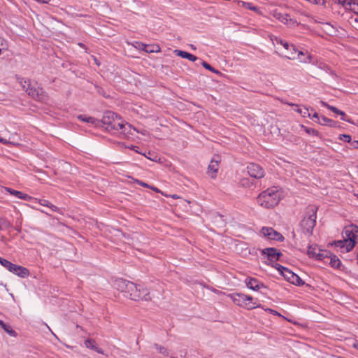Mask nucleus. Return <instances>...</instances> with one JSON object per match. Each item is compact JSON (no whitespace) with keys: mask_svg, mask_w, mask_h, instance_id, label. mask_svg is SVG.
<instances>
[{"mask_svg":"<svg viewBox=\"0 0 358 358\" xmlns=\"http://www.w3.org/2000/svg\"><path fill=\"white\" fill-rule=\"evenodd\" d=\"M9 271L21 278H26L29 275V271L27 268L14 264H12Z\"/></svg>","mask_w":358,"mask_h":358,"instance_id":"a211bd4d","label":"nucleus"},{"mask_svg":"<svg viewBox=\"0 0 358 358\" xmlns=\"http://www.w3.org/2000/svg\"><path fill=\"white\" fill-rule=\"evenodd\" d=\"M281 194L277 187H271L262 192L257 198L259 206L271 208L277 206L280 200Z\"/></svg>","mask_w":358,"mask_h":358,"instance_id":"f03ea898","label":"nucleus"},{"mask_svg":"<svg viewBox=\"0 0 358 358\" xmlns=\"http://www.w3.org/2000/svg\"><path fill=\"white\" fill-rule=\"evenodd\" d=\"M128 285L129 287L125 295L126 297L134 301H138L140 299L148 301L151 299L150 292L146 287L140 285H138L132 282H130Z\"/></svg>","mask_w":358,"mask_h":358,"instance_id":"7ed1b4c3","label":"nucleus"},{"mask_svg":"<svg viewBox=\"0 0 358 358\" xmlns=\"http://www.w3.org/2000/svg\"><path fill=\"white\" fill-rule=\"evenodd\" d=\"M271 40L274 45H280L284 48L285 52H282L284 57L286 53L293 51V48L292 47V45H289L287 41H283L280 38L271 36Z\"/></svg>","mask_w":358,"mask_h":358,"instance_id":"2eb2a0df","label":"nucleus"},{"mask_svg":"<svg viewBox=\"0 0 358 358\" xmlns=\"http://www.w3.org/2000/svg\"><path fill=\"white\" fill-rule=\"evenodd\" d=\"M202 66H203L205 69H208V70L210 71L211 72H213V73H217V74H219V73H220V71H219L215 70V69L214 68H213V67H212L209 64H208V63H207V62H202Z\"/></svg>","mask_w":358,"mask_h":358,"instance_id":"e433bc0d","label":"nucleus"},{"mask_svg":"<svg viewBox=\"0 0 358 358\" xmlns=\"http://www.w3.org/2000/svg\"><path fill=\"white\" fill-rule=\"evenodd\" d=\"M220 158L217 156L212 159L210 161L207 171V174L211 178H215L220 167Z\"/></svg>","mask_w":358,"mask_h":358,"instance_id":"ddd939ff","label":"nucleus"},{"mask_svg":"<svg viewBox=\"0 0 358 358\" xmlns=\"http://www.w3.org/2000/svg\"><path fill=\"white\" fill-rule=\"evenodd\" d=\"M230 298L237 306L248 310L260 307V305L257 304L254 301L253 298L249 295L242 293H234L230 294Z\"/></svg>","mask_w":358,"mask_h":358,"instance_id":"20e7f679","label":"nucleus"},{"mask_svg":"<svg viewBox=\"0 0 358 358\" xmlns=\"http://www.w3.org/2000/svg\"><path fill=\"white\" fill-rule=\"evenodd\" d=\"M0 326L3 329L11 336H16V332L8 324H5L3 321Z\"/></svg>","mask_w":358,"mask_h":358,"instance_id":"c85d7f7f","label":"nucleus"},{"mask_svg":"<svg viewBox=\"0 0 358 358\" xmlns=\"http://www.w3.org/2000/svg\"><path fill=\"white\" fill-rule=\"evenodd\" d=\"M172 198L176 199V198H178V196L176 195H173Z\"/></svg>","mask_w":358,"mask_h":358,"instance_id":"6e6d98bb","label":"nucleus"},{"mask_svg":"<svg viewBox=\"0 0 358 358\" xmlns=\"http://www.w3.org/2000/svg\"><path fill=\"white\" fill-rule=\"evenodd\" d=\"M0 264L3 266L5 267L6 268H7L8 271L9 269L10 268L13 263H11L10 262L8 261L7 259H3L1 257H0Z\"/></svg>","mask_w":358,"mask_h":358,"instance_id":"f704fd0d","label":"nucleus"},{"mask_svg":"<svg viewBox=\"0 0 358 358\" xmlns=\"http://www.w3.org/2000/svg\"><path fill=\"white\" fill-rule=\"evenodd\" d=\"M174 52L177 56L181 57L182 58L187 59L192 62H194L197 59V57L196 56L182 50H176Z\"/></svg>","mask_w":358,"mask_h":358,"instance_id":"393cba45","label":"nucleus"},{"mask_svg":"<svg viewBox=\"0 0 358 358\" xmlns=\"http://www.w3.org/2000/svg\"><path fill=\"white\" fill-rule=\"evenodd\" d=\"M129 282L130 281L127 280L125 279L117 278L113 282V286L115 289L122 292L124 294V296H125L129 287L128 284H129Z\"/></svg>","mask_w":358,"mask_h":358,"instance_id":"f3484780","label":"nucleus"},{"mask_svg":"<svg viewBox=\"0 0 358 358\" xmlns=\"http://www.w3.org/2000/svg\"><path fill=\"white\" fill-rule=\"evenodd\" d=\"M265 311H266L269 313H271L273 315L280 316V314L279 313H278L276 310L271 309V308H266Z\"/></svg>","mask_w":358,"mask_h":358,"instance_id":"79ce46f5","label":"nucleus"},{"mask_svg":"<svg viewBox=\"0 0 358 358\" xmlns=\"http://www.w3.org/2000/svg\"><path fill=\"white\" fill-rule=\"evenodd\" d=\"M308 2L316 5H324V0H308Z\"/></svg>","mask_w":358,"mask_h":358,"instance_id":"a19ab883","label":"nucleus"},{"mask_svg":"<svg viewBox=\"0 0 358 358\" xmlns=\"http://www.w3.org/2000/svg\"><path fill=\"white\" fill-rule=\"evenodd\" d=\"M36 1L42 3H48L50 0H36Z\"/></svg>","mask_w":358,"mask_h":358,"instance_id":"49530a36","label":"nucleus"},{"mask_svg":"<svg viewBox=\"0 0 358 358\" xmlns=\"http://www.w3.org/2000/svg\"><path fill=\"white\" fill-rule=\"evenodd\" d=\"M319 248L317 245H310L308 249V255L310 257H316L317 253L318 252Z\"/></svg>","mask_w":358,"mask_h":358,"instance_id":"2f4dec72","label":"nucleus"},{"mask_svg":"<svg viewBox=\"0 0 358 358\" xmlns=\"http://www.w3.org/2000/svg\"><path fill=\"white\" fill-rule=\"evenodd\" d=\"M103 122L106 125V129L120 130L127 138L134 136L135 133H138L136 128L128 123L124 124L120 117L111 112L107 113V115L103 117Z\"/></svg>","mask_w":358,"mask_h":358,"instance_id":"f257e3e1","label":"nucleus"},{"mask_svg":"<svg viewBox=\"0 0 358 358\" xmlns=\"http://www.w3.org/2000/svg\"><path fill=\"white\" fill-rule=\"evenodd\" d=\"M18 83L22 86V89L26 91V89L30 85V81L23 78H17Z\"/></svg>","mask_w":358,"mask_h":358,"instance_id":"72a5a7b5","label":"nucleus"},{"mask_svg":"<svg viewBox=\"0 0 358 358\" xmlns=\"http://www.w3.org/2000/svg\"><path fill=\"white\" fill-rule=\"evenodd\" d=\"M350 243V241H346L345 239L341 241H338L335 242V245L337 248H339L341 250L342 252H348L352 249L348 248V245Z\"/></svg>","mask_w":358,"mask_h":358,"instance_id":"b1692460","label":"nucleus"},{"mask_svg":"<svg viewBox=\"0 0 358 358\" xmlns=\"http://www.w3.org/2000/svg\"><path fill=\"white\" fill-rule=\"evenodd\" d=\"M351 146L353 148L358 149V141L351 142Z\"/></svg>","mask_w":358,"mask_h":358,"instance_id":"c03bdc74","label":"nucleus"},{"mask_svg":"<svg viewBox=\"0 0 358 358\" xmlns=\"http://www.w3.org/2000/svg\"><path fill=\"white\" fill-rule=\"evenodd\" d=\"M39 203L41 205V206H47L53 212H57V211H59V208L52 204L48 200H45V199H43V200H39L38 201Z\"/></svg>","mask_w":358,"mask_h":358,"instance_id":"cd10ccee","label":"nucleus"},{"mask_svg":"<svg viewBox=\"0 0 358 358\" xmlns=\"http://www.w3.org/2000/svg\"><path fill=\"white\" fill-rule=\"evenodd\" d=\"M7 192H8L10 194L19 198V199H23V200H25V201H31L33 199V198L27 194H24V193H22V192H20V191H17V190H15V189H12L10 188H6V189Z\"/></svg>","mask_w":358,"mask_h":358,"instance_id":"4be33fe9","label":"nucleus"},{"mask_svg":"<svg viewBox=\"0 0 358 358\" xmlns=\"http://www.w3.org/2000/svg\"><path fill=\"white\" fill-rule=\"evenodd\" d=\"M273 266L275 267L278 271V272L284 277V278L290 283H292L296 285H301L303 284L302 280L296 274L293 273L287 268H285L278 264H275L274 265H273Z\"/></svg>","mask_w":358,"mask_h":358,"instance_id":"423d86ee","label":"nucleus"},{"mask_svg":"<svg viewBox=\"0 0 358 358\" xmlns=\"http://www.w3.org/2000/svg\"><path fill=\"white\" fill-rule=\"evenodd\" d=\"M146 52H160V48L157 45H147L145 51Z\"/></svg>","mask_w":358,"mask_h":358,"instance_id":"473e14b6","label":"nucleus"},{"mask_svg":"<svg viewBox=\"0 0 358 358\" xmlns=\"http://www.w3.org/2000/svg\"><path fill=\"white\" fill-rule=\"evenodd\" d=\"M191 48H192L193 50H195V49H196V48H195L193 45H191Z\"/></svg>","mask_w":358,"mask_h":358,"instance_id":"5fc2aeb1","label":"nucleus"},{"mask_svg":"<svg viewBox=\"0 0 358 358\" xmlns=\"http://www.w3.org/2000/svg\"><path fill=\"white\" fill-rule=\"evenodd\" d=\"M338 139L351 143V136L348 134H341L338 136Z\"/></svg>","mask_w":358,"mask_h":358,"instance_id":"4c0bfd02","label":"nucleus"},{"mask_svg":"<svg viewBox=\"0 0 358 358\" xmlns=\"http://www.w3.org/2000/svg\"><path fill=\"white\" fill-rule=\"evenodd\" d=\"M52 334L54 335V336H55L57 338L56 334H55L53 332H52Z\"/></svg>","mask_w":358,"mask_h":358,"instance_id":"4d7b16f0","label":"nucleus"},{"mask_svg":"<svg viewBox=\"0 0 358 358\" xmlns=\"http://www.w3.org/2000/svg\"><path fill=\"white\" fill-rule=\"evenodd\" d=\"M155 349L160 354H162L164 357H167L169 355V350L164 346L159 345L158 344L154 345Z\"/></svg>","mask_w":358,"mask_h":358,"instance_id":"7c9ffc66","label":"nucleus"},{"mask_svg":"<svg viewBox=\"0 0 358 358\" xmlns=\"http://www.w3.org/2000/svg\"><path fill=\"white\" fill-rule=\"evenodd\" d=\"M141 134H142L143 135H148V132L146 131V130H142L141 131H139Z\"/></svg>","mask_w":358,"mask_h":358,"instance_id":"de8ad7c7","label":"nucleus"},{"mask_svg":"<svg viewBox=\"0 0 358 358\" xmlns=\"http://www.w3.org/2000/svg\"><path fill=\"white\" fill-rule=\"evenodd\" d=\"M313 119H314L316 122L321 125H325L334 128L338 126V123L324 116H319L316 112L313 113Z\"/></svg>","mask_w":358,"mask_h":358,"instance_id":"4468645a","label":"nucleus"},{"mask_svg":"<svg viewBox=\"0 0 358 358\" xmlns=\"http://www.w3.org/2000/svg\"><path fill=\"white\" fill-rule=\"evenodd\" d=\"M340 3L345 8L358 14V1L356 0H343Z\"/></svg>","mask_w":358,"mask_h":358,"instance_id":"aec40b11","label":"nucleus"},{"mask_svg":"<svg viewBox=\"0 0 358 358\" xmlns=\"http://www.w3.org/2000/svg\"><path fill=\"white\" fill-rule=\"evenodd\" d=\"M340 264V260L336 256H334L333 257L331 258L330 264L331 265V266L338 268L339 267Z\"/></svg>","mask_w":358,"mask_h":358,"instance_id":"c9c22d12","label":"nucleus"},{"mask_svg":"<svg viewBox=\"0 0 358 358\" xmlns=\"http://www.w3.org/2000/svg\"><path fill=\"white\" fill-rule=\"evenodd\" d=\"M262 254L267 258V260L265 261V263L267 264L275 262L282 255L280 252H278L277 250L273 248H268L263 250Z\"/></svg>","mask_w":358,"mask_h":358,"instance_id":"9d476101","label":"nucleus"},{"mask_svg":"<svg viewBox=\"0 0 358 358\" xmlns=\"http://www.w3.org/2000/svg\"><path fill=\"white\" fill-rule=\"evenodd\" d=\"M2 323V320H0V324Z\"/></svg>","mask_w":358,"mask_h":358,"instance_id":"13d9d810","label":"nucleus"},{"mask_svg":"<svg viewBox=\"0 0 358 358\" xmlns=\"http://www.w3.org/2000/svg\"><path fill=\"white\" fill-rule=\"evenodd\" d=\"M150 188L156 192H159V190L157 187H150Z\"/></svg>","mask_w":358,"mask_h":358,"instance_id":"8fccbe9b","label":"nucleus"},{"mask_svg":"<svg viewBox=\"0 0 358 358\" xmlns=\"http://www.w3.org/2000/svg\"><path fill=\"white\" fill-rule=\"evenodd\" d=\"M136 182L140 185L141 186L145 187H149V185L146 183H145L143 181L141 180H136Z\"/></svg>","mask_w":358,"mask_h":358,"instance_id":"a18cd8bd","label":"nucleus"},{"mask_svg":"<svg viewBox=\"0 0 358 358\" xmlns=\"http://www.w3.org/2000/svg\"><path fill=\"white\" fill-rule=\"evenodd\" d=\"M246 286L252 290L258 291L261 288L264 287L262 282H259L257 279L253 278H248L245 279Z\"/></svg>","mask_w":358,"mask_h":358,"instance_id":"6ab92c4d","label":"nucleus"},{"mask_svg":"<svg viewBox=\"0 0 358 358\" xmlns=\"http://www.w3.org/2000/svg\"><path fill=\"white\" fill-rule=\"evenodd\" d=\"M316 212L317 209L315 207H310L307 212V215L301 221V226L303 232L308 235L312 234V231L315 225L317 218Z\"/></svg>","mask_w":358,"mask_h":358,"instance_id":"39448f33","label":"nucleus"},{"mask_svg":"<svg viewBox=\"0 0 358 358\" xmlns=\"http://www.w3.org/2000/svg\"><path fill=\"white\" fill-rule=\"evenodd\" d=\"M320 103L322 106L326 107L327 108L329 109L334 113L341 115V119L342 120L348 122L352 124H355V122L350 118H348L343 111L338 109L337 108H336L334 106L329 105L328 103H327L326 102H324L323 101H321Z\"/></svg>","mask_w":358,"mask_h":358,"instance_id":"dca6fc26","label":"nucleus"},{"mask_svg":"<svg viewBox=\"0 0 358 358\" xmlns=\"http://www.w3.org/2000/svg\"><path fill=\"white\" fill-rule=\"evenodd\" d=\"M28 95L36 99V100L44 101L47 99V95L43 89L40 87H35L31 85L26 89Z\"/></svg>","mask_w":358,"mask_h":358,"instance_id":"1a4fd4ad","label":"nucleus"},{"mask_svg":"<svg viewBox=\"0 0 358 358\" xmlns=\"http://www.w3.org/2000/svg\"><path fill=\"white\" fill-rule=\"evenodd\" d=\"M133 46L137 49L145 51L147 45H145L144 43H142L141 42H135V43L133 44Z\"/></svg>","mask_w":358,"mask_h":358,"instance_id":"58836bf2","label":"nucleus"},{"mask_svg":"<svg viewBox=\"0 0 358 358\" xmlns=\"http://www.w3.org/2000/svg\"><path fill=\"white\" fill-rule=\"evenodd\" d=\"M78 119L83 122L91 124H95L97 122V120L95 118H94L92 117H90V116H86L84 115H79L78 116Z\"/></svg>","mask_w":358,"mask_h":358,"instance_id":"bb28decb","label":"nucleus"},{"mask_svg":"<svg viewBox=\"0 0 358 358\" xmlns=\"http://www.w3.org/2000/svg\"><path fill=\"white\" fill-rule=\"evenodd\" d=\"M355 196H357L358 197V194H355Z\"/></svg>","mask_w":358,"mask_h":358,"instance_id":"052dcab7","label":"nucleus"},{"mask_svg":"<svg viewBox=\"0 0 358 358\" xmlns=\"http://www.w3.org/2000/svg\"><path fill=\"white\" fill-rule=\"evenodd\" d=\"M248 173L251 177L260 179L264 176V171L263 169L257 164H250L248 167Z\"/></svg>","mask_w":358,"mask_h":358,"instance_id":"f8f14e48","label":"nucleus"},{"mask_svg":"<svg viewBox=\"0 0 358 358\" xmlns=\"http://www.w3.org/2000/svg\"><path fill=\"white\" fill-rule=\"evenodd\" d=\"M280 21L289 26L294 25L296 24V22L293 21L288 14L280 15Z\"/></svg>","mask_w":358,"mask_h":358,"instance_id":"a878e982","label":"nucleus"},{"mask_svg":"<svg viewBox=\"0 0 358 358\" xmlns=\"http://www.w3.org/2000/svg\"><path fill=\"white\" fill-rule=\"evenodd\" d=\"M296 111L303 117H310L313 119V114L315 112L313 108H308L305 106L300 107L296 106Z\"/></svg>","mask_w":358,"mask_h":358,"instance_id":"412c9836","label":"nucleus"},{"mask_svg":"<svg viewBox=\"0 0 358 358\" xmlns=\"http://www.w3.org/2000/svg\"><path fill=\"white\" fill-rule=\"evenodd\" d=\"M251 10H257V8L256 7H252V8H250Z\"/></svg>","mask_w":358,"mask_h":358,"instance_id":"603ef678","label":"nucleus"},{"mask_svg":"<svg viewBox=\"0 0 358 358\" xmlns=\"http://www.w3.org/2000/svg\"><path fill=\"white\" fill-rule=\"evenodd\" d=\"M343 239L350 241L348 248L353 249L358 242V227L354 224L347 226L343 231Z\"/></svg>","mask_w":358,"mask_h":358,"instance_id":"0eeeda50","label":"nucleus"},{"mask_svg":"<svg viewBox=\"0 0 358 358\" xmlns=\"http://www.w3.org/2000/svg\"><path fill=\"white\" fill-rule=\"evenodd\" d=\"M12 227V224L8 220L0 217V230H4Z\"/></svg>","mask_w":358,"mask_h":358,"instance_id":"c756f323","label":"nucleus"},{"mask_svg":"<svg viewBox=\"0 0 358 358\" xmlns=\"http://www.w3.org/2000/svg\"><path fill=\"white\" fill-rule=\"evenodd\" d=\"M327 257V255L325 252H323V251H321L320 250H319L315 258L317 259L322 260Z\"/></svg>","mask_w":358,"mask_h":358,"instance_id":"ea45409f","label":"nucleus"},{"mask_svg":"<svg viewBox=\"0 0 358 358\" xmlns=\"http://www.w3.org/2000/svg\"><path fill=\"white\" fill-rule=\"evenodd\" d=\"M354 347H355V348H357V349H358V343H357V344L355 343V344H354Z\"/></svg>","mask_w":358,"mask_h":358,"instance_id":"864d4df0","label":"nucleus"},{"mask_svg":"<svg viewBox=\"0 0 358 358\" xmlns=\"http://www.w3.org/2000/svg\"><path fill=\"white\" fill-rule=\"evenodd\" d=\"M306 131L308 133V134H314V135H316L317 134V131H315V129H306Z\"/></svg>","mask_w":358,"mask_h":358,"instance_id":"37998d69","label":"nucleus"},{"mask_svg":"<svg viewBox=\"0 0 358 358\" xmlns=\"http://www.w3.org/2000/svg\"><path fill=\"white\" fill-rule=\"evenodd\" d=\"M84 344H85V347L89 349L93 350L96 351V352L101 354V355L104 354L103 350L102 349L99 348L97 346L96 343L92 339L88 338V339L85 340Z\"/></svg>","mask_w":358,"mask_h":358,"instance_id":"5701e85b","label":"nucleus"},{"mask_svg":"<svg viewBox=\"0 0 358 358\" xmlns=\"http://www.w3.org/2000/svg\"><path fill=\"white\" fill-rule=\"evenodd\" d=\"M293 51L287 52L285 55V57L289 59H298L300 62L310 63L311 55L308 52L303 51H297L294 45H292Z\"/></svg>","mask_w":358,"mask_h":358,"instance_id":"6e6552de","label":"nucleus"},{"mask_svg":"<svg viewBox=\"0 0 358 358\" xmlns=\"http://www.w3.org/2000/svg\"><path fill=\"white\" fill-rule=\"evenodd\" d=\"M261 234L265 238L268 240H274V241H282L284 239L282 235L279 232L274 230L271 227H263L261 230Z\"/></svg>","mask_w":358,"mask_h":358,"instance_id":"9b49d317","label":"nucleus"},{"mask_svg":"<svg viewBox=\"0 0 358 358\" xmlns=\"http://www.w3.org/2000/svg\"><path fill=\"white\" fill-rule=\"evenodd\" d=\"M357 263H358V254H357Z\"/></svg>","mask_w":358,"mask_h":358,"instance_id":"bf43d9fd","label":"nucleus"},{"mask_svg":"<svg viewBox=\"0 0 358 358\" xmlns=\"http://www.w3.org/2000/svg\"><path fill=\"white\" fill-rule=\"evenodd\" d=\"M0 142L3 143V144H7L8 143V141L6 140H4V139H3L1 137H0Z\"/></svg>","mask_w":358,"mask_h":358,"instance_id":"09e8293b","label":"nucleus"},{"mask_svg":"<svg viewBox=\"0 0 358 358\" xmlns=\"http://www.w3.org/2000/svg\"><path fill=\"white\" fill-rule=\"evenodd\" d=\"M280 15H282V13H278L275 16L278 20H280Z\"/></svg>","mask_w":358,"mask_h":358,"instance_id":"3c124183","label":"nucleus"}]
</instances>
